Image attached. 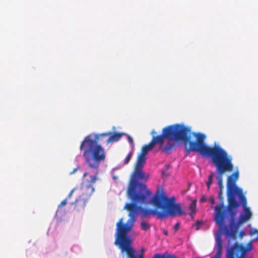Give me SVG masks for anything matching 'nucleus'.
<instances>
[{
  "label": "nucleus",
  "instance_id": "1",
  "mask_svg": "<svg viewBox=\"0 0 258 258\" xmlns=\"http://www.w3.org/2000/svg\"><path fill=\"white\" fill-rule=\"evenodd\" d=\"M148 197L144 203L136 202L132 201L126 203L124 207L128 212L130 218L126 223H123V219L121 218L116 224L117 232L127 234L132 229L136 221V217L139 214L143 218L156 215L160 219H163L168 216H181L185 214L179 204L175 203L174 197L168 198L166 195L162 192L156 193L151 202L155 207V209L145 208L137 204H144L148 202Z\"/></svg>",
  "mask_w": 258,
  "mask_h": 258
},
{
  "label": "nucleus",
  "instance_id": "2",
  "mask_svg": "<svg viewBox=\"0 0 258 258\" xmlns=\"http://www.w3.org/2000/svg\"><path fill=\"white\" fill-rule=\"evenodd\" d=\"M196 140L190 142V146L186 149V155L190 152H199L202 157H210L214 165L216 168L217 179L220 190L223 191V177L224 173L231 172L233 169L232 158L225 150L219 146L210 147L205 143L206 136L202 133L192 134Z\"/></svg>",
  "mask_w": 258,
  "mask_h": 258
},
{
  "label": "nucleus",
  "instance_id": "3",
  "mask_svg": "<svg viewBox=\"0 0 258 258\" xmlns=\"http://www.w3.org/2000/svg\"><path fill=\"white\" fill-rule=\"evenodd\" d=\"M191 134L190 127L183 124L177 123L167 126L163 128L161 135L153 137L148 144L143 147L140 154L146 156L156 144H159L160 148H162L165 139L176 142L182 141L186 153V149L190 146V143L194 142L190 141Z\"/></svg>",
  "mask_w": 258,
  "mask_h": 258
},
{
  "label": "nucleus",
  "instance_id": "4",
  "mask_svg": "<svg viewBox=\"0 0 258 258\" xmlns=\"http://www.w3.org/2000/svg\"><path fill=\"white\" fill-rule=\"evenodd\" d=\"M111 134V132L96 134L94 139H91V136H86L80 146V150L83 149V156L88 166L95 171H97L100 163L105 160L106 153L103 148L99 144L105 142L106 137Z\"/></svg>",
  "mask_w": 258,
  "mask_h": 258
},
{
  "label": "nucleus",
  "instance_id": "5",
  "mask_svg": "<svg viewBox=\"0 0 258 258\" xmlns=\"http://www.w3.org/2000/svg\"><path fill=\"white\" fill-rule=\"evenodd\" d=\"M143 168L135 167L128 183L127 194L129 199L136 202L144 203L147 197L151 195L145 184L139 182V180L147 179L149 175L142 170Z\"/></svg>",
  "mask_w": 258,
  "mask_h": 258
},
{
  "label": "nucleus",
  "instance_id": "6",
  "mask_svg": "<svg viewBox=\"0 0 258 258\" xmlns=\"http://www.w3.org/2000/svg\"><path fill=\"white\" fill-rule=\"evenodd\" d=\"M238 177L239 172L238 171H236L227 178V211L232 221L234 219L237 213V210L239 207V203L236 201V196L238 197L243 195L242 189L236 185V182Z\"/></svg>",
  "mask_w": 258,
  "mask_h": 258
},
{
  "label": "nucleus",
  "instance_id": "7",
  "mask_svg": "<svg viewBox=\"0 0 258 258\" xmlns=\"http://www.w3.org/2000/svg\"><path fill=\"white\" fill-rule=\"evenodd\" d=\"M115 244L118 245L122 253L127 254V258H137L135 255L136 250L132 247V240L127 237V234L116 232Z\"/></svg>",
  "mask_w": 258,
  "mask_h": 258
},
{
  "label": "nucleus",
  "instance_id": "8",
  "mask_svg": "<svg viewBox=\"0 0 258 258\" xmlns=\"http://www.w3.org/2000/svg\"><path fill=\"white\" fill-rule=\"evenodd\" d=\"M95 189L90 185L82 184L79 193L81 195L71 204L74 206V210L80 212L84 210L89 198L94 192Z\"/></svg>",
  "mask_w": 258,
  "mask_h": 258
},
{
  "label": "nucleus",
  "instance_id": "9",
  "mask_svg": "<svg viewBox=\"0 0 258 258\" xmlns=\"http://www.w3.org/2000/svg\"><path fill=\"white\" fill-rule=\"evenodd\" d=\"M218 198L220 200V203L214 208V220L216 223L221 224L223 222L224 216L227 215V213L228 214L227 208H226L224 205L223 191H221V190L219 191Z\"/></svg>",
  "mask_w": 258,
  "mask_h": 258
},
{
  "label": "nucleus",
  "instance_id": "10",
  "mask_svg": "<svg viewBox=\"0 0 258 258\" xmlns=\"http://www.w3.org/2000/svg\"><path fill=\"white\" fill-rule=\"evenodd\" d=\"M238 198L239 205L240 204L242 205L243 211V214L240 215L238 220V223L241 224L249 220L252 216V213L249 208L247 206V201L245 196L243 195L238 197Z\"/></svg>",
  "mask_w": 258,
  "mask_h": 258
},
{
  "label": "nucleus",
  "instance_id": "11",
  "mask_svg": "<svg viewBox=\"0 0 258 258\" xmlns=\"http://www.w3.org/2000/svg\"><path fill=\"white\" fill-rule=\"evenodd\" d=\"M227 217V215H224L222 223L220 224L219 223H216V224L219 227V231L216 234H220L221 235V233L222 231H224L225 235L227 238L229 239L228 240V245L230 244V239H232L233 240H236L237 238V231L234 229L230 230L228 227L225 225V220ZM220 237L221 238V236L220 235Z\"/></svg>",
  "mask_w": 258,
  "mask_h": 258
},
{
  "label": "nucleus",
  "instance_id": "12",
  "mask_svg": "<svg viewBox=\"0 0 258 258\" xmlns=\"http://www.w3.org/2000/svg\"><path fill=\"white\" fill-rule=\"evenodd\" d=\"M236 243H237V245L240 248V250H239V252H238V257H241V258H244L243 253L246 252L247 251L251 250L252 248V244H251V243H249L247 245V247L246 248L244 247L242 244H239L238 242L236 241L233 244V245H232L230 248H227V250L229 248H232Z\"/></svg>",
  "mask_w": 258,
  "mask_h": 258
},
{
  "label": "nucleus",
  "instance_id": "13",
  "mask_svg": "<svg viewBox=\"0 0 258 258\" xmlns=\"http://www.w3.org/2000/svg\"><path fill=\"white\" fill-rule=\"evenodd\" d=\"M123 134L119 133H111L108 136L109 137L105 140V143L108 144L110 143H113L118 141L122 136Z\"/></svg>",
  "mask_w": 258,
  "mask_h": 258
},
{
  "label": "nucleus",
  "instance_id": "14",
  "mask_svg": "<svg viewBox=\"0 0 258 258\" xmlns=\"http://www.w3.org/2000/svg\"><path fill=\"white\" fill-rule=\"evenodd\" d=\"M146 162V156L140 154L138 156L135 167L143 168Z\"/></svg>",
  "mask_w": 258,
  "mask_h": 258
},
{
  "label": "nucleus",
  "instance_id": "15",
  "mask_svg": "<svg viewBox=\"0 0 258 258\" xmlns=\"http://www.w3.org/2000/svg\"><path fill=\"white\" fill-rule=\"evenodd\" d=\"M152 258H175V255H169L166 253H164L163 254L155 253Z\"/></svg>",
  "mask_w": 258,
  "mask_h": 258
},
{
  "label": "nucleus",
  "instance_id": "16",
  "mask_svg": "<svg viewBox=\"0 0 258 258\" xmlns=\"http://www.w3.org/2000/svg\"><path fill=\"white\" fill-rule=\"evenodd\" d=\"M175 147V145L171 142H168L165 147L163 149V151L166 153H168Z\"/></svg>",
  "mask_w": 258,
  "mask_h": 258
},
{
  "label": "nucleus",
  "instance_id": "17",
  "mask_svg": "<svg viewBox=\"0 0 258 258\" xmlns=\"http://www.w3.org/2000/svg\"><path fill=\"white\" fill-rule=\"evenodd\" d=\"M189 209L191 211V213H190V216L191 217L192 219L194 218L192 216V213H194L196 212V202L193 201L189 206Z\"/></svg>",
  "mask_w": 258,
  "mask_h": 258
},
{
  "label": "nucleus",
  "instance_id": "18",
  "mask_svg": "<svg viewBox=\"0 0 258 258\" xmlns=\"http://www.w3.org/2000/svg\"><path fill=\"white\" fill-rule=\"evenodd\" d=\"M141 226L142 230L145 231L148 230L150 228V225L147 221H143L141 223Z\"/></svg>",
  "mask_w": 258,
  "mask_h": 258
},
{
  "label": "nucleus",
  "instance_id": "19",
  "mask_svg": "<svg viewBox=\"0 0 258 258\" xmlns=\"http://www.w3.org/2000/svg\"><path fill=\"white\" fill-rule=\"evenodd\" d=\"M214 173H211L208 177V181L206 183L208 190L210 189V186L213 182V179L214 177Z\"/></svg>",
  "mask_w": 258,
  "mask_h": 258
},
{
  "label": "nucleus",
  "instance_id": "20",
  "mask_svg": "<svg viewBox=\"0 0 258 258\" xmlns=\"http://www.w3.org/2000/svg\"><path fill=\"white\" fill-rule=\"evenodd\" d=\"M98 170L97 171H95V174L93 176H91V179L90 181V184L89 185H91L92 187V184H94L97 180V175H98Z\"/></svg>",
  "mask_w": 258,
  "mask_h": 258
},
{
  "label": "nucleus",
  "instance_id": "21",
  "mask_svg": "<svg viewBox=\"0 0 258 258\" xmlns=\"http://www.w3.org/2000/svg\"><path fill=\"white\" fill-rule=\"evenodd\" d=\"M133 155V152H130L124 160V164H127L130 161Z\"/></svg>",
  "mask_w": 258,
  "mask_h": 258
},
{
  "label": "nucleus",
  "instance_id": "22",
  "mask_svg": "<svg viewBox=\"0 0 258 258\" xmlns=\"http://www.w3.org/2000/svg\"><path fill=\"white\" fill-rule=\"evenodd\" d=\"M80 188H79L78 187H76L74 188H73V189L70 191V194H69V195L68 196V197H67V200H68V199H70V198L72 197V195H73V192H74L75 190H78V189H79V190H80Z\"/></svg>",
  "mask_w": 258,
  "mask_h": 258
},
{
  "label": "nucleus",
  "instance_id": "23",
  "mask_svg": "<svg viewBox=\"0 0 258 258\" xmlns=\"http://www.w3.org/2000/svg\"><path fill=\"white\" fill-rule=\"evenodd\" d=\"M256 234H257V236L256 239H258V230H257L256 229H253L249 232V234L251 236L253 235Z\"/></svg>",
  "mask_w": 258,
  "mask_h": 258
},
{
  "label": "nucleus",
  "instance_id": "24",
  "mask_svg": "<svg viewBox=\"0 0 258 258\" xmlns=\"http://www.w3.org/2000/svg\"><path fill=\"white\" fill-rule=\"evenodd\" d=\"M203 224L202 221L197 220L196 222L195 225L196 226V230H198L200 229V226Z\"/></svg>",
  "mask_w": 258,
  "mask_h": 258
},
{
  "label": "nucleus",
  "instance_id": "25",
  "mask_svg": "<svg viewBox=\"0 0 258 258\" xmlns=\"http://www.w3.org/2000/svg\"><path fill=\"white\" fill-rule=\"evenodd\" d=\"M67 199H66L61 202L60 204L58 206V207L60 208V207L65 206L67 204Z\"/></svg>",
  "mask_w": 258,
  "mask_h": 258
},
{
  "label": "nucleus",
  "instance_id": "26",
  "mask_svg": "<svg viewBox=\"0 0 258 258\" xmlns=\"http://www.w3.org/2000/svg\"><path fill=\"white\" fill-rule=\"evenodd\" d=\"M127 138L130 144L132 145H133V139H132V138L129 135H127Z\"/></svg>",
  "mask_w": 258,
  "mask_h": 258
},
{
  "label": "nucleus",
  "instance_id": "27",
  "mask_svg": "<svg viewBox=\"0 0 258 258\" xmlns=\"http://www.w3.org/2000/svg\"><path fill=\"white\" fill-rule=\"evenodd\" d=\"M179 226H180V223H179L178 222V223L175 224V225L174 226V229L175 232H176L179 229Z\"/></svg>",
  "mask_w": 258,
  "mask_h": 258
},
{
  "label": "nucleus",
  "instance_id": "28",
  "mask_svg": "<svg viewBox=\"0 0 258 258\" xmlns=\"http://www.w3.org/2000/svg\"><path fill=\"white\" fill-rule=\"evenodd\" d=\"M210 202L211 204H214L215 202V199L214 197H211L209 199Z\"/></svg>",
  "mask_w": 258,
  "mask_h": 258
},
{
  "label": "nucleus",
  "instance_id": "29",
  "mask_svg": "<svg viewBox=\"0 0 258 258\" xmlns=\"http://www.w3.org/2000/svg\"><path fill=\"white\" fill-rule=\"evenodd\" d=\"M79 169V167H76V168H74L73 170L70 172V174H73L75 173Z\"/></svg>",
  "mask_w": 258,
  "mask_h": 258
},
{
  "label": "nucleus",
  "instance_id": "30",
  "mask_svg": "<svg viewBox=\"0 0 258 258\" xmlns=\"http://www.w3.org/2000/svg\"><path fill=\"white\" fill-rule=\"evenodd\" d=\"M206 201V198L205 196H203L202 198L200 199V202H204Z\"/></svg>",
  "mask_w": 258,
  "mask_h": 258
},
{
  "label": "nucleus",
  "instance_id": "31",
  "mask_svg": "<svg viewBox=\"0 0 258 258\" xmlns=\"http://www.w3.org/2000/svg\"><path fill=\"white\" fill-rule=\"evenodd\" d=\"M88 175V172L87 171H85L83 174V178H85Z\"/></svg>",
  "mask_w": 258,
  "mask_h": 258
},
{
  "label": "nucleus",
  "instance_id": "32",
  "mask_svg": "<svg viewBox=\"0 0 258 258\" xmlns=\"http://www.w3.org/2000/svg\"><path fill=\"white\" fill-rule=\"evenodd\" d=\"M163 233L165 235H168V231L166 230H163Z\"/></svg>",
  "mask_w": 258,
  "mask_h": 258
},
{
  "label": "nucleus",
  "instance_id": "33",
  "mask_svg": "<svg viewBox=\"0 0 258 258\" xmlns=\"http://www.w3.org/2000/svg\"><path fill=\"white\" fill-rule=\"evenodd\" d=\"M137 258H144V254L143 253H141Z\"/></svg>",
  "mask_w": 258,
  "mask_h": 258
},
{
  "label": "nucleus",
  "instance_id": "34",
  "mask_svg": "<svg viewBox=\"0 0 258 258\" xmlns=\"http://www.w3.org/2000/svg\"><path fill=\"white\" fill-rule=\"evenodd\" d=\"M112 178L114 180L117 179L118 178V176L115 175H113Z\"/></svg>",
  "mask_w": 258,
  "mask_h": 258
},
{
  "label": "nucleus",
  "instance_id": "35",
  "mask_svg": "<svg viewBox=\"0 0 258 258\" xmlns=\"http://www.w3.org/2000/svg\"><path fill=\"white\" fill-rule=\"evenodd\" d=\"M145 251V248H143L142 249V253H143V254H144V253Z\"/></svg>",
  "mask_w": 258,
  "mask_h": 258
},
{
  "label": "nucleus",
  "instance_id": "36",
  "mask_svg": "<svg viewBox=\"0 0 258 258\" xmlns=\"http://www.w3.org/2000/svg\"><path fill=\"white\" fill-rule=\"evenodd\" d=\"M244 232H240V235H241V236H242V235H244Z\"/></svg>",
  "mask_w": 258,
  "mask_h": 258
}]
</instances>
